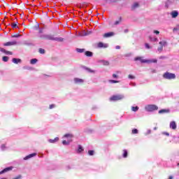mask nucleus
Wrapping results in <instances>:
<instances>
[{
	"label": "nucleus",
	"mask_w": 179,
	"mask_h": 179,
	"mask_svg": "<svg viewBox=\"0 0 179 179\" xmlns=\"http://www.w3.org/2000/svg\"><path fill=\"white\" fill-rule=\"evenodd\" d=\"M131 134H138V129H134L131 131Z\"/></svg>",
	"instance_id": "obj_36"
},
{
	"label": "nucleus",
	"mask_w": 179,
	"mask_h": 179,
	"mask_svg": "<svg viewBox=\"0 0 179 179\" xmlns=\"http://www.w3.org/2000/svg\"><path fill=\"white\" fill-rule=\"evenodd\" d=\"M74 82L75 83H83V80L78 78H74Z\"/></svg>",
	"instance_id": "obj_15"
},
{
	"label": "nucleus",
	"mask_w": 179,
	"mask_h": 179,
	"mask_svg": "<svg viewBox=\"0 0 179 179\" xmlns=\"http://www.w3.org/2000/svg\"><path fill=\"white\" fill-rule=\"evenodd\" d=\"M164 58H166V57H160L159 59H164Z\"/></svg>",
	"instance_id": "obj_50"
},
{
	"label": "nucleus",
	"mask_w": 179,
	"mask_h": 179,
	"mask_svg": "<svg viewBox=\"0 0 179 179\" xmlns=\"http://www.w3.org/2000/svg\"><path fill=\"white\" fill-rule=\"evenodd\" d=\"M124 95L122 94H117V95H113L110 98V101H118V100H122L124 99Z\"/></svg>",
	"instance_id": "obj_5"
},
{
	"label": "nucleus",
	"mask_w": 179,
	"mask_h": 179,
	"mask_svg": "<svg viewBox=\"0 0 179 179\" xmlns=\"http://www.w3.org/2000/svg\"><path fill=\"white\" fill-rule=\"evenodd\" d=\"M83 150H84L83 147H82V145H79L76 152L77 153H82V152H83Z\"/></svg>",
	"instance_id": "obj_16"
},
{
	"label": "nucleus",
	"mask_w": 179,
	"mask_h": 179,
	"mask_svg": "<svg viewBox=\"0 0 179 179\" xmlns=\"http://www.w3.org/2000/svg\"><path fill=\"white\" fill-rule=\"evenodd\" d=\"M88 154L90 156H93L94 155V150H89Z\"/></svg>",
	"instance_id": "obj_34"
},
{
	"label": "nucleus",
	"mask_w": 179,
	"mask_h": 179,
	"mask_svg": "<svg viewBox=\"0 0 179 179\" xmlns=\"http://www.w3.org/2000/svg\"><path fill=\"white\" fill-rule=\"evenodd\" d=\"M152 72H156V71H152Z\"/></svg>",
	"instance_id": "obj_57"
},
{
	"label": "nucleus",
	"mask_w": 179,
	"mask_h": 179,
	"mask_svg": "<svg viewBox=\"0 0 179 179\" xmlns=\"http://www.w3.org/2000/svg\"><path fill=\"white\" fill-rule=\"evenodd\" d=\"M130 85H131V86H136V84H135L134 83H130Z\"/></svg>",
	"instance_id": "obj_48"
},
{
	"label": "nucleus",
	"mask_w": 179,
	"mask_h": 179,
	"mask_svg": "<svg viewBox=\"0 0 179 179\" xmlns=\"http://www.w3.org/2000/svg\"><path fill=\"white\" fill-rule=\"evenodd\" d=\"M11 37H12L13 38H19V37H22V35L17 34H15V35H13Z\"/></svg>",
	"instance_id": "obj_26"
},
{
	"label": "nucleus",
	"mask_w": 179,
	"mask_h": 179,
	"mask_svg": "<svg viewBox=\"0 0 179 179\" xmlns=\"http://www.w3.org/2000/svg\"><path fill=\"white\" fill-rule=\"evenodd\" d=\"M3 179H6V178H3Z\"/></svg>",
	"instance_id": "obj_58"
},
{
	"label": "nucleus",
	"mask_w": 179,
	"mask_h": 179,
	"mask_svg": "<svg viewBox=\"0 0 179 179\" xmlns=\"http://www.w3.org/2000/svg\"><path fill=\"white\" fill-rule=\"evenodd\" d=\"M87 71H88L89 72H91V73L94 72V71H92L90 69H87Z\"/></svg>",
	"instance_id": "obj_49"
},
{
	"label": "nucleus",
	"mask_w": 179,
	"mask_h": 179,
	"mask_svg": "<svg viewBox=\"0 0 179 179\" xmlns=\"http://www.w3.org/2000/svg\"><path fill=\"white\" fill-rule=\"evenodd\" d=\"M145 48H147V50H150V48H152V47L150 46V45H149V43H145Z\"/></svg>",
	"instance_id": "obj_32"
},
{
	"label": "nucleus",
	"mask_w": 179,
	"mask_h": 179,
	"mask_svg": "<svg viewBox=\"0 0 179 179\" xmlns=\"http://www.w3.org/2000/svg\"><path fill=\"white\" fill-rule=\"evenodd\" d=\"M145 109L146 111L152 112L155 111V110H157V106L155 105H147L145 106Z\"/></svg>",
	"instance_id": "obj_8"
},
{
	"label": "nucleus",
	"mask_w": 179,
	"mask_h": 179,
	"mask_svg": "<svg viewBox=\"0 0 179 179\" xmlns=\"http://www.w3.org/2000/svg\"><path fill=\"white\" fill-rule=\"evenodd\" d=\"M103 45H104V43H103L101 42L98 43L99 48H103Z\"/></svg>",
	"instance_id": "obj_31"
},
{
	"label": "nucleus",
	"mask_w": 179,
	"mask_h": 179,
	"mask_svg": "<svg viewBox=\"0 0 179 179\" xmlns=\"http://www.w3.org/2000/svg\"><path fill=\"white\" fill-rule=\"evenodd\" d=\"M136 8H139V3H134L131 6V9H136Z\"/></svg>",
	"instance_id": "obj_21"
},
{
	"label": "nucleus",
	"mask_w": 179,
	"mask_h": 179,
	"mask_svg": "<svg viewBox=\"0 0 179 179\" xmlns=\"http://www.w3.org/2000/svg\"><path fill=\"white\" fill-rule=\"evenodd\" d=\"M123 157H128V151H127V150H123V155H122Z\"/></svg>",
	"instance_id": "obj_23"
},
{
	"label": "nucleus",
	"mask_w": 179,
	"mask_h": 179,
	"mask_svg": "<svg viewBox=\"0 0 179 179\" xmlns=\"http://www.w3.org/2000/svg\"><path fill=\"white\" fill-rule=\"evenodd\" d=\"M8 59H9V57H8L6 56L3 57V61L4 62H8Z\"/></svg>",
	"instance_id": "obj_30"
},
{
	"label": "nucleus",
	"mask_w": 179,
	"mask_h": 179,
	"mask_svg": "<svg viewBox=\"0 0 179 179\" xmlns=\"http://www.w3.org/2000/svg\"><path fill=\"white\" fill-rule=\"evenodd\" d=\"M115 48H116V50H120V48H121V47H120V45H117V46L115 47Z\"/></svg>",
	"instance_id": "obj_45"
},
{
	"label": "nucleus",
	"mask_w": 179,
	"mask_h": 179,
	"mask_svg": "<svg viewBox=\"0 0 179 179\" xmlns=\"http://www.w3.org/2000/svg\"><path fill=\"white\" fill-rule=\"evenodd\" d=\"M169 179H173V176H169Z\"/></svg>",
	"instance_id": "obj_53"
},
{
	"label": "nucleus",
	"mask_w": 179,
	"mask_h": 179,
	"mask_svg": "<svg viewBox=\"0 0 179 179\" xmlns=\"http://www.w3.org/2000/svg\"><path fill=\"white\" fill-rule=\"evenodd\" d=\"M101 62L103 64V65H105L106 66H108V65H110V62H108V61L107 60H102L101 61Z\"/></svg>",
	"instance_id": "obj_22"
},
{
	"label": "nucleus",
	"mask_w": 179,
	"mask_h": 179,
	"mask_svg": "<svg viewBox=\"0 0 179 179\" xmlns=\"http://www.w3.org/2000/svg\"><path fill=\"white\" fill-rule=\"evenodd\" d=\"M115 35V34L114 32H108V33H105L103 35V38H108L110 37H113Z\"/></svg>",
	"instance_id": "obj_9"
},
{
	"label": "nucleus",
	"mask_w": 179,
	"mask_h": 179,
	"mask_svg": "<svg viewBox=\"0 0 179 179\" xmlns=\"http://www.w3.org/2000/svg\"><path fill=\"white\" fill-rule=\"evenodd\" d=\"M157 30H154L151 36H149L150 43H156L157 41Z\"/></svg>",
	"instance_id": "obj_4"
},
{
	"label": "nucleus",
	"mask_w": 179,
	"mask_h": 179,
	"mask_svg": "<svg viewBox=\"0 0 179 179\" xmlns=\"http://www.w3.org/2000/svg\"><path fill=\"white\" fill-rule=\"evenodd\" d=\"M37 63V59H32L30 61V64H31V65H34V64Z\"/></svg>",
	"instance_id": "obj_24"
},
{
	"label": "nucleus",
	"mask_w": 179,
	"mask_h": 179,
	"mask_svg": "<svg viewBox=\"0 0 179 179\" xmlns=\"http://www.w3.org/2000/svg\"><path fill=\"white\" fill-rule=\"evenodd\" d=\"M128 78H129V79H135V76H132V75H131V74H129V75L128 76Z\"/></svg>",
	"instance_id": "obj_38"
},
{
	"label": "nucleus",
	"mask_w": 179,
	"mask_h": 179,
	"mask_svg": "<svg viewBox=\"0 0 179 179\" xmlns=\"http://www.w3.org/2000/svg\"><path fill=\"white\" fill-rule=\"evenodd\" d=\"M64 138H67L68 141H63L62 144L64 145H69V143L72 142V138H73V135L71 134H66L64 135Z\"/></svg>",
	"instance_id": "obj_3"
},
{
	"label": "nucleus",
	"mask_w": 179,
	"mask_h": 179,
	"mask_svg": "<svg viewBox=\"0 0 179 179\" xmlns=\"http://www.w3.org/2000/svg\"><path fill=\"white\" fill-rule=\"evenodd\" d=\"M171 16L173 18H176L177 17V16H178V12L177 11H173L171 13Z\"/></svg>",
	"instance_id": "obj_17"
},
{
	"label": "nucleus",
	"mask_w": 179,
	"mask_h": 179,
	"mask_svg": "<svg viewBox=\"0 0 179 179\" xmlns=\"http://www.w3.org/2000/svg\"><path fill=\"white\" fill-rule=\"evenodd\" d=\"M107 47H108V43H104L103 48H107Z\"/></svg>",
	"instance_id": "obj_42"
},
{
	"label": "nucleus",
	"mask_w": 179,
	"mask_h": 179,
	"mask_svg": "<svg viewBox=\"0 0 179 179\" xmlns=\"http://www.w3.org/2000/svg\"><path fill=\"white\" fill-rule=\"evenodd\" d=\"M156 129H157V128H156V127H155V128H154V131H156Z\"/></svg>",
	"instance_id": "obj_55"
},
{
	"label": "nucleus",
	"mask_w": 179,
	"mask_h": 179,
	"mask_svg": "<svg viewBox=\"0 0 179 179\" xmlns=\"http://www.w3.org/2000/svg\"><path fill=\"white\" fill-rule=\"evenodd\" d=\"M167 136H169V135H170V134H169V133H166L165 134Z\"/></svg>",
	"instance_id": "obj_51"
},
{
	"label": "nucleus",
	"mask_w": 179,
	"mask_h": 179,
	"mask_svg": "<svg viewBox=\"0 0 179 179\" xmlns=\"http://www.w3.org/2000/svg\"><path fill=\"white\" fill-rule=\"evenodd\" d=\"M12 61L13 64H19L22 62V60L20 59H16V58H13Z\"/></svg>",
	"instance_id": "obj_18"
},
{
	"label": "nucleus",
	"mask_w": 179,
	"mask_h": 179,
	"mask_svg": "<svg viewBox=\"0 0 179 179\" xmlns=\"http://www.w3.org/2000/svg\"><path fill=\"white\" fill-rule=\"evenodd\" d=\"M131 110H132V111H134L135 113H136V111H138V110H139V107H138V106H132L131 107Z\"/></svg>",
	"instance_id": "obj_25"
},
{
	"label": "nucleus",
	"mask_w": 179,
	"mask_h": 179,
	"mask_svg": "<svg viewBox=\"0 0 179 179\" xmlns=\"http://www.w3.org/2000/svg\"><path fill=\"white\" fill-rule=\"evenodd\" d=\"M113 78H118V76H117L116 74H113Z\"/></svg>",
	"instance_id": "obj_47"
},
{
	"label": "nucleus",
	"mask_w": 179,
	"mask_h": 179,
	"mask_svg": "<svg viewBox=\"0 0 179 179\" xmlns=\"http://www.w3.org/2000/svg\"><path fill=\"white\" fill-rule=\"evenodd\" d=\"M110 83H120L119 80H109Z\"/></svg>",
	"instance_id": "obj_29"
},
{
	"label": "nucleus",
	"mask_w": 179,
	"mask_h": 179,
	"mask_svg": "<svg viewBox=\"0 0 179 179\" xmlns=\"http://www.w3.org/2000/svg\"><path fill=\"white\" fill-rule=\"evenodd\" d=\"M0 51H1V52H4V53H5L6 50L3 49V48H0Z\"/></svg>",
	"instance_id": "obj_43"
},
{
	"label": "nucleus",
	"mask_w": 179,
	"mask_h": 179,
	"mask_svg": "<svg viewBox=\"0 0 179 179\" xmlns=\"http://www.w3.org/2000/svg\"><path fill=\"white\" fill-rule=\"evenodd\" d=\"M4 54H6L7 55H12L13 53L10 51L5 50Z\"/></svg>",
	"instance_id": "obj_33"
},
{
	"label": "nucleus",
	"mask_w": 179,
	"mask_h": 179,
	"mask_svg": "<svg viewBox=\"0 0 179 179\" xmlns=\"http://www.w3.org/2000/svg\"><path fill=\"white\" fill-rule=\"evenodd\" d=\"M178 30H179V26H178L173 29V31H178Z\"/></svg>",
	"instance_id": "obj_40"
},
{
	"label": "nucleus",
	"mask_w": 179,
	"mask_h": 179,
	"mask_svg": "<svg viewBox=\"0 0 179 179\" xmlns=\"http://www.w3.org/2000/svg\"><path fill=\"white\" fill-rule=\"evenodd\" d=\"M59 139L58 137H56L55 139H49L48 142H50V143H55V142H58Z\"/></svg>",
	"instance_id": "obj_14"
},
{
	"label": "nucleus",
	"mask_w": 179,
	"mask_h": 179,
	"mask_svg": "<svg viewBox=\"0 0 179 179\" xmlns=\"http://www.w3.org/2000/svg\"><path fill=\"white\" fill-rule=\"evenodd\" d=\"M164 113H170V110L162 109L159 110V114H163Z\"/></svg>",
	"instance_id": "obj_20"
},
{
	"label": "nucleus",
	"mask_w": 179,
	"mask_h": 179,
	"mask_svg": "<svg viewBox=\"0 0 179 179\" xmlns=\"http://www.w3.org/2000/svg\"><path fill=\"white\" fill-rule=\"evenodd\" d=\"M128 32V29L124 30V33H127Z\"/></svg>",
	"instance_id": "obj_54"
},
{
	"label": "nucleus",
	"mask_w": 179,
	"mask_h": 179,
	"mask_svg": "<svg viewBox=\"0 0 179 179\" xmlns=\"http://www.w3.org/2000/svg\"><path fill=\"white\" fill-rule=\"evenodd\" d=\"M6 147H5V145H1V150H5V148H6Z\"/></svg>",
	"instance_id": "obj_44"
},
{
	"label": "nucleus",
	"mask_w": 179,
	"mask_h": 179,
	"mask_svg": "<svg viewBox=\"0 0 179 179\" xmlns=\"http://www.w3.org/2000/svg\"><path fill=\"white\" fill-rule=\"evenodd\" d=\"M12 27H13V29H16V27H17V23H13L12 24Z\"/></svg>",
	"instance_id": "obj_37"
},
{
	"label": "nucleus",
	"mask_w": 179,
	"mask_h": 179,
	"mask_svg": "<svg viewBox=\"0 0 179 179\" xmlns=\"http://www.w3.org/2000/svg\"><path fill=\"white\" fill-rule=\"evenodd\" d=\"M45 40H52L53 41H64L63 38L54 37V36L51 34H46Z\"/></svg>",
	"instance_id": "obj_2"
},
{
	"label": "nucleus",
	"mask_w": 179,
	"mask_h": 179,
	"mask_svg": "<svg viewBox=\"0 0 179 179\" xmlns=\"http://www.w3.org/2000/svg\"><path fill=\"white\" fill-rule=\"evenodd\" d=\"M148 134H150V130H148L147 132Z\"/></svg>",
	"instance_id": "obj_52"
},
{
	"label": "nucleus",
	"mask_w": 179,
	"mask_h": 179,
	"mask_svg": "<svg viewBox=\"0 0 179 179\" xmlns=\"http://www.w3.org/2000/svg\"><path fill=\"white\" fill-rule=\"evenodd\" d=\"M55 104H51V105L50 106V110L52 109V108H55Z\"/></svg>",
	"instance_id": "obj_41"
},
{
	"label": "nucleus",
	"mask_w": 179,
	"mask_h": 179,
	"mask_svg": "<svg viewBox=\"0 0 179 179\" xmlns=\"http://www.w3.org/2000/svg\"><path fill=\"white\" fill-rule=\"evenodd\" d=\"M159 33H160V32L158 31H157V34H159Z\"/></svg>",
	"instance_id": "obj_56"
},
{
	"label": "nucleus",
	"mask_w": 179,
	"mask_h": 179,
	"mask_svg": "<svg viewBox=\"0 0 179 179\" xmlns=\"http://www.w3.org/2000/svg\"><path fill=\"white\" fill-rule=\"evenodd\" d=\"M10 170H12V167H7V168L4 169L3 171H0V174H3V173L10 171Z\"/></svg>",
	"instance_id": "obj_13"
},
{
	"label": "nucleus",
	"mask_w": 179,
	"mask_h": 179,
	"mask_svg": "<svg viewBox=\"0 0 179 179\" xmlns=\"http://www.w3.org/2000/svg\"><path fill=\"white\" fill-rule=\"evenodd\" d=\"M46 36H47V34H42V35H40L39 37H40V38H45Z\"/></svg>",
	"instance_id": "obj_39"
},
{
	"label": "nucleus",
	"mask_w": 179,
	"mask_h": 179,
	"mask_svg": "<svg viewBox=\"0 0 179 179\" xmlns=\"http://www.w3.org/2000/svg\"><path fill=\"white\" fill-rule=\"evenodd\" d=\"M85 55H86V57H93V52L90 51H86Z\"/></svg>",
	"instance_id": "obj_19"
},
{
	"label": "nucleus",
	"mask_w": 179,
	"mask_h": 179,
	"mask_svg": "<svg viewBox=\"0 0 179 179\" xmlns=\"http://www.w3.org/2000/svg\"><path fill=\"white\" fill-rule=\"evenodd\" d=\"M134 60L141 61L142 64H156L157 62V59H142V57H136Z\"/></svg>",
	"instance_id": "obj_1"
},
{
	"label": "nucleus",
	"mask_w": 179,
	"mask_h": 179,
	"mask_svg": "<svg viewBox=\"0 0 179 179\" xmlns=\"http://www.w3.org/2000/svg\"><path fill=\"white\" fill-rule=\"evenodd\" d=\"M169 127L171 129H177V124L174 121L170 122Z\"/></svg>",
	"instance_id": "obj_11"
},
{
	"label": "nucleus",
	"mask_w": 179,
	"mask_h": 179,
	"mask_svg": "<svg viewBox=\"0 0 179 179\" xmlns=\"http://www.w3.org/2000/svg\"><path fill=\"white\" fill-rule=\"evenodd\" d=\"M39 52H40V54H45V50L43 48H40L39 49Z\"/></svg>",
	"instance_id": "obj_35"
},
{
	"label": "nucleus",
	"mask_w": 179,
	"mask_h": 179,
	"mask_svg": "<svg viewBox=\"0 0 179 179\" xmlns=\"http://www.w3.org/2000/svg\"><path fill=\"white\" fill-rule=\"evenodd\" d=\"M163 77L164 78V79H176V74L166 72L164 74Z\"/></svg>",
	"instance_id": "obj_6"
},
{
	"label": "nucleus",
	"mask_w": 179,
	"mask_h": 179,
	"mask_svg": "<svg viewBox=\"0 0 179 179\" xmlns=\"http://www.w3.org/2000/svg\"><path fill=\"white\" fill-rule=\"evenodd\" d=\"M39 33H41V34L43 33V28L39 29Z\"/></svg>",
	"instance_id": "obj_46"
},
{
	"label": "nucleus",
	"mask_w": 179,
	"mask_h": 179,
	"mask_svg": "<svg viewBox=\"0 0 179 179\" xmlns=\"http://www.w3.org/2000/svg\"><path fill=\"white\" fill-rule=\"evenodd\" d=\"M121 20H122V18L120 17L118 20L115 22V24H120V23H121Z\"/></svg>",
	"instance_id": "obj_27"
},
{
	"label": "nucleus",
	"mask_w": 179,
	"mask_h": 179,
	"mask_svg": "<svg viewBox=\"0 0 179 179\" xmlns=\"http://www.w3.org/2000/svg\"><path fill=\"white\" fill-rule=\"evenodd\" d=\"M34 156H37V153L34 152L32 154H30L25 157H24V160H29V159H31V157H34Z\"/></svg>",
	"instance_id": "obj_10"
},
{
	"label": "nucleus",
	"mask_w": 179,
	"mask_h": 179,
	"mask_svg": "<svg viewBox=\"0 0 179 179\" xmlns=\"http://www.w3.org/2000/svg\"><path fill=\"white\" fill-rule=\"evenodd\" d=\"M159 47L158 48V51H159V52H162L163 51V48L167 47V42H166L165 41H162L159 43Z\"/></svg>",
	"instance_id": "obj_7"
},
{
	"label": "nucleus",
	"mask_w": 179,
	"mask_h": 179,
	"mask_svg": "<svg viewBox=\"0 0 179 179\" xmlns=\"http://www.w3.org/2000/svg\"><path fill=\"white\" fill-rule=\"evenodd\" d=\"M76 51H77V52L82 53V52H85V49L77 48Z\"/></svg>",
	"instance_id": "obj_28"
},
{
	"label": "nucleus",
	"mask_w": 179,
	"mask_h": 179,
	"mask_svg": "<svg viewBox=\"0 0 179 179\" xmlns=\"http://www.w3.org/2000/svg\"><path fill=\"white\" fill-rule=\"evenodd\" d=\"M17 44V42L16 41H11V42H7L3 44L6 47H8L9 45H16Z\"/></svg>",
	"instance_id": "obj_12"
}]
</instances>
